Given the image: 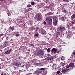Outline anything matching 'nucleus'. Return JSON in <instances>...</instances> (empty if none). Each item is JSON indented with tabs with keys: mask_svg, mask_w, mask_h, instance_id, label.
<instances>
[{
	"mask_svg": "<svg viewBox=\"0 0 75 75\" xmlns=\"http://www.w3.org/2000/svg\"><path fill=\"white\" fill-rule=\"evenodd\" d=\"M67 72V69H62V72L63 73H64V74H65Z\"/></svg>",
	"mask_w": 75,
	"mask_h": 75,
	"instance_id": "obj_11",
	"label": "nucleus"
},
{
	"mask_svg": "<svg viewBox=\"0 0 75 75\" xmlns=\"http://www.w3.org/2000/svg\"><path fill=\"white\" fill-rule=\"evenodd\" d=\"M62 12H63V13H66L67 11L66 10L64 9V10H62Z\"/></svg>",
	"mask_w": 75,
	"mask_h": 75,
	"instance_id": "obj_23",
	"label": "nucleus"
},
{
	"mask_svg": "<svg viewBox=\"0 0 75 75\" xmlns=\"http://www.w3.org/2000/svg\"><path fill=\"white\" fill-rule=\"evenodd\" d=\"M74 18H75V13L74 14H73L71 16V19L73 20Z\"/></svg>",
	"mask_w": 75,
	"mask_h": 75,
	"instance_id": "obj_12",
	"label": "nucleus"
},
{
	"mask_svg": "<svg viewBox=\"0 0 75 75\" xmlns=\"http://www.w3.org/2000/svg\"><path fill=\"white\" fill-rule=\"evenodd\" d=\"M40 32L41 34H42V35H45L46 34V32L45 30H44L43 29H41V30H40Z\"/></svg>",
	"mask_w": 75,
	"mask_h": 75,
	"instance_id": "obj_8",
	"label": "nucleus"
},
{
	"mask_svg": "<svg viewBox=\"0 0 75 75\" xmlns=\"http://www.w3.org/2000/svg\"><path fill=\"white\" fill-rule=\"evenodd\" d=\"M73 55H75V52H74L73 53Z\"/></svg>",
	"mask_w": 75,
	"mask_h": 75,
	"instance_id": "obj_46",
	"label": "nucleus"
},
{
	"mask_svg": "<svg viewBox=\"0 0 75 75\" xmlns=\"http://www.w3.org/2000/svg\"><path fill=\"white\" fill-rule=\"evenodd\" d=\"M46 3H47V1H46Z\"/></svg>",
	"mask_w": 75,
	"mask_h": 75,
	"instance_id": "obj_52",
	"label": "nucleus"
},
{
	"mask_svg": "<svg viewBox=\"0 0 75 75\" xmlns=\"http://www.w3.org/2000/svg\"><path fill=\"white\" fill-rule=\"evenodd\" d=\"M63 1H64V2H67V1H68V0H63Z\"/></svg>",
	"mask_w": 75,
	"mask_h": 75,
	"instance_id": "obj_38",
	"label": "nucleus"
},
{
	"mask_svg": "<svg viewBox=\"0 0 75 75\" xmlns=\"http://www.w3.org/2000/svg\"><path fill=\"white\" fill-rule=\"evenodd\" d=\"M15 64L16 65H18V67H20V62H15Z\"/></svg>",
	"mask_w": 75,
	"mask_h": 75,
	"instance_id": "obj_13",
	"label": "nucleus"
},
{
	"mask_svg": "<svg viewBox=\"0 0 75 75\" xmlns=\"http://www.w3.org/2000/svg\"><path fill=\"white\" fill-rule=\"evenodd\" d=\"M75 63H70L69 64L70 65V68L69 69V70H72L73 68H75V67L74 66Z\"/></svg>",
	"mask_w": 75,
	"mask_h": 75,
	"instance_id": "obj_4",
	"label": "nucleus"
},
{
	"mask_svg": "<svg viewBox=\"0 0 75 75\" xmlns=\"http://www.w3.org/2000/svg\"><path fill=\"white\" fill-rule=\"evenodd\" d=\"M59 52H60V50L58 52H57V53H59Z\"/></svg>",
	"mask_w": 75,
	"mask_h": 75,
	"instance_id": "obj_45",
	"label": "nucleus"
},
{
	"mask_svg": "<svg viewBox=\"0 0 75 75\" xmlns=\"http://www.w3.org/2000/svg\"><path fill=\"white\" fill-rule=\"evenodd\" d=\"M53 59V57H48L47 58V59L48 60H51V59Z\"/></svg>",
	"mask_w": 75,
	"mask_h": 75,
	"instance_id": "obj_20",
	"label": "nucleus"
},
{
	"mask_svg": "<svg viewBox=\"0 0 75 75\" xmlns=\"http://www.w3.org/2000/svg\"><path fill=\"white\" fill-rule=\"evenodd\" d=\"M52 52H54L55 53H57V51L58 50L56 48H52V49L51 50Z\"/></svg>",
	"mask_w": 75,
	"mask_h": 75,
	"instance_id": "obj_10",
	"label": "nucleus"
},
{
	"mask_svg": "<svg viewBox=\"0 0 75 75\" xmlns=\"http://www.w3.org/2000/svg\"><path fill=\"white\" fill-rule=\"evenodd\" d=\"M71 12H69L68 13V16H69V15H71Z\"/></svg>",
	"mask_w": 75,
	"mask_h": 75,
	"instance_id": "obj_32",
	"label": "nucleus"
},
{
	"mask_svg": "<svg viewBox=\"0 0 75 75\" xmlns=\"http://www.w3.org/2000/svg\"><path fill=\"white\" fill-rule=\"evenodd\" d=\"M29 9H25V13H26V12H28V11H29Z\"/></svg>",
	"mask_w": 75,
	"mask_h": 75,
	"instance_id": "obj_26",
	"label": "nucleus"
},
{
	"mask_svg": "<svg viewBox=\"0 0 75 75\" xmlns=\"http://www.w3.org/2000/svg\"><path fill=\"white\" fill-rule=\"evenodd\" d=\"M61 20L62 21H65V19L64 17H62V18H61Z\"/></svg>",
	"mask_w": 75,
	"mask_h": 75,
	"instance_id": "obj_19",
	"label": "nucleus"
},
{
	"mask_svg": "<svg viewBox=\"0 0 75 75\" xmlns=\"http://www.w3.org/2000/svg\"><path fill=\"white\" fill-rule=\"evenodd\" d=\"M30 45L31 46H32L33 45V44H30Z\"/></svg>",
	"mask_w": 75,
	"mask_h": 75,
	"instance_id": "obj_43",
	"label": "nucleus"
},
{
	"mask_svg": "<svg viewBox=\"0 0 75 75\" xmlns=\"http://www.w3.org/2000/svg\"><path fill=\"white\" fill-rule=\"evenodd\" d=\"M65 62H64V63H63L62 64V66H64V65H65Z\"/></svg>",
	"mask_w": 75,
	"mask_h": 75,
	"instance_id": "obj_33",
	"label": "nucleus"
},
{
	"mask_svg": "<svg viewBox=\"0 0 75 75\" xmlns=\"http://www.w3.org/2000/svg\"><path fill=\"white\" fill-rule=\"evenodd\" d=\"M14 69H16L17 67H14Z\"/></svg>",
	"mask_w": 75,
	"mask_h": 75,
	"instance_id": "obj_48",
	"label": "nucleus"
},
{
	"mask_svg": "<svg viewBox=\"0 0 75 75\" xmlns=\"http://www.w3.org/2000/svg\"><path fill=\"white\" fill-rule=\"evenodd\" d=\"M61 59L62 60H64L65 59V57L63 56H62V57H61Z\"/></svg>",
	"mask_w": 75,
	"mask_h": 75,
	"instance_id": "obj_24",
	"label": "nucleus"
},
{
	"mask_svg": "<svg viewBox=\"0 0 75 75\" xmlns=\"http://www.w3.org/2000/svg\"><path fill=\"white\" fill-rule=\"evenodd\" d=\"M31 4L32 5H34V4H35V3L34 1H32L31 3Z\"/></svg>",
	"mask_w": 75,
	"mask_h": 75,
	"instance_id": "obj_27",
	"label": "nucleus"
},
{
	"mask_svg": "<svg viewBox=\"0 0 75 75\" xmlns=\"http://www.w3.org/2000/svg\"><path fill=\"white\" fill-rule=\"evenodd\" d=\"M0 1H4V0H0Z\"/></svg>",
	"mask_w": 75,
	"mask_h": 75,
	"instance_id": "obj_49",
	"label": "nucleus"
},
{
	"mask_svg": "<svg viewBox=\"0 0 75 75\" xmlns=\"http://www.w3.org/2000/svg\"><path fill=\"white\" fill-rule=\"evenodd\" d=\"M36 1H38L39 0H35Z\"/></svg>",
	"mask_w": 75,
	"mask_h": 75,
	"instance_id": "obj_51",
	"label": "nucleus"
},
{
	"mask_svg": "<svg viewBox=\"0 0 75 75\" xmlns=\"http://www.w3.org/2000/svg\"><path fill=\"white\" fill-rule=\"evenodd\" d=\"M25 24H23V27H25Z\"/></svg>",
	"mask_w": 75,
	"mask_h": 75,
	"instance_id": "obj_44",
	"label": "nucleus"
},
{
	"mask_svg": "<svg viewBox=\"0 0 75 75\" xmlns=\"http://www.w3.org/2000/svg\"><path fill=\"white\" fill-rule=\"evenodd\" d=\"M46 72H47V71H46Z\"/></svg>",
	"mask_w": 75,
	"mask_h": 75,
	"instance_id": "obj_55",
	"label": "nucleus"
},
{
	"mask_svg": "<svg viewBox=\"0 0 75 75\" xmlns=\"http://www.w3.org/2000/svg\"><path fill=\"white\" fill-rule=\"evenodd\" d=\"M57 34L58 35H60V32H57Z\"/></svg>",
	"mask_w": 75,
	"mask_h": 75,
	"instance_id": "obj_41",
	"label": "nucleus"
},
{
	"mask_svg": "<svg viewBox=\"0 0 75 75\" xmlns=\"http://www.w3.org/2000/svg\"><path fill=\"white\" fill-rule=\"evenodd\" d=\"M70 22L71 23V24H72L71 25V26H72L75 23V21H74V20H73V21H70Z\"/></svg>",
	"mask_w": 75,
	"mask_h": 75,
	"instance_id": "obj_17",
	"label": "nucleus"
},
{
	"mask_svg": "<svg viewBox=\"0 0 75 75\" xmlns=\"http://www.w3.org/2000/svg\"><path fill=\"white\" fill-rule=\"evenodd\" d=\"M52 18L53 19H55V22H53V24L54 25H56L57 24V22H58V20H57V18L56 16H54Z\"/></svg>",
	"mask_w": 75,
	"mask_h": 75,
	"instance_id": "obj_3",
	"label": "nucleus"
},
{
	"mask_svg": "<svg viewBox=\"0 0 75 75\" xmlns=\"http://www.w3.org/2000/svg\"><path fill=\"white\" fill-rule=\"evenodd\" d=\"M34 35L35 36H36V37L37 36H38L39 35L38 34H36Z\"/></svg>",
	"mask_w": 75,
	"mask_h": 75,
	"instance_id": "obj_31",
	"label": "nucleus"
},
{
	"mask_svg": "<svg viewBox=\"0 0 75 75\" xmlns=\"http://www.w3.org/2000/svg\"><path fill=\"white\" fill-rule=\"evenodd\" d=\"M39 29V27H37L36 28H35V30L36 32H38V29Z\"/></svg>",
	"mask_w": 75,
	"mask_h": 75,
	"instance_id": "obj_25",
	"label": "nucleus"
},
{
	"mask_svg": "<svg viewBox=\"0 0 75 75\" xmlns=\"http://www.w3.org/2000/svg\"><path fill=\"white\" fill-rule=\"evenodd\" d=\"M8 49L9 48L8 47H7L5 49V50H6V51L5 52V53L6 54H10L11 53V49H10L9 50H7V49Z\"/></svg>",
	"mask_w": 75,
	"mask_h": 75,
	"instance_id": "obj_5",
	"label": "nucleus"
},
{
	"mask_svg": "<svg viewBox=\"0 0 75 75\" xmlns=\"http://www.w3.org/2000/svg\"><path fill=\"white\" fill-rule=\"evenodd\" d=\"M41 71H39V70H38L37 71H36L35 72L38 75L40 74V73H41Z\"/></svg>",
	"mask_w": 75,
	"mask_h": 75,
	"instance_id": "obj_16",
	"label": "nucleus"
},
{
	"mask_svg": "<svg viewBox=\"0 0 75 75\" xmlns=\"http://www.w3.org/2000/svg\"><path fill=\"white\" fill-rule=\"evenodd\" d=\"M58 29L60 31H62V30L63 31H64V30H66L65 28L63 27H59Z\"/></svg>",
	"mask_w": 75,
	"mask_h": 75,
	"instance_id": "obj_6",
	"label": "nucleus"
},
{
	"mask_svg": "<svg viewBox=\"0 0 75 75\" xmlns=\"http://www.w3.org/2000/svg\"><path fill=\"white\" fill-rule=\"evenodd\" d=\"M73 29H74V30H75V26H73V27L72 28Z\"/></svg>",
	"mask_w": 75,
	"mask_h": 75,
	"instance_id": "obj_37",
	"label": "nucleus"
},
{
	"mask_svg": "<svg viewBox=\"0 0 75 75\" xmlns=\"http://www.w3.org/2000/svg\"><path fill=\"white\" fill-rule=\"evenodd\" d=\"M30 74H31L29 73L28 75H30Z\"/></svg>",
	"mask_w": 75,
	"mask_h": 75,
	"instance_id": "obj_50",
	"label": "nucleus"
},
{
	"mask_svg": "<svg viewBox=\"0 0 75 75\" xmlns=\"http://www.w3.org/2000/svg\"><path fill=\"white\" fill-rule=\"evenodd\" d=\"M47 55L48 56H50V54H47Z\"/></svg>",
	"mask_w": 75,
	"mask_h": 75,
	"instance_id": "obj_47",
	"label": "nucleus"
},
{
	"mask_svg": "<svg viewBox=\"0 0 75 75\" xmlns=\"http://www.w3.org/2000/svg\"><path fill=\"white\" fill-rule=\"evenodd\" d=\"M60 71H57V74H59V73H60Z\"/></svg>",
	"mask_w": 75,
	"mask_h": 75,
	"instance_id": "obj_34",
	"label": "nucleus"
},
{
	"mask_svg": "<svg viewBox=\"0 0 75 75\" xmlns=\"http://www.w3.org/2000/svg\"><path fill=\"white\" fill-rule=\"evenodd\" d=\"M70 67V65H66V67L67 68H69Z\"/></svg>",
	"mask_w": 75,
	"mask_h": 75,
	"instance_id": "obj_30",
	"label": "nucleus"
},
{
	"mask_svg": "<svg viewBox=\"0 0 75 75\" xmlns=\"http://www.w3.org/2000/svg\"><path fill=\"white\" fill-rule=\"evenodd\" d=\"M52 14H53V13H52V12H49L47 13V15H48V16H50V15H52Z\"/></svg>",
	"mask_w": 75,
	"mask_h": 75,
	"instance_id": "obj_18",
	"label": "nucleus"
},
{
	"mask_svg": "<svg viewBox=\"0 0 75 75\" xmlns=\"http://www.w3.org/2000/svg\"><path fill=\"white\" fill-rule=\"evenodd\" d=\"M74 66L75 67V65Z\"/></svg>",
	"mask_w": 75,
	"mask_h": 75,
	"instance_id": "obj_54",
	"label": "nucleus"
},
{
	"mask_svg": "<svg viewBox=\"0 0 75 75\" xmlns=\"http://www.w3.org/2000/svg\"><path fill=\"white\" fill-rule=\"evenodd\" d=\"M38 55H43V51L41 49L39 50V51L37 53Z\"/></svg>",
	"mask_w": 75,
	"mask_h": 75,
	"instance_id": "obj_7",
	"label": "nucleus"
},
{
	"mask_svg": "<svg viewBox=\"0 0 75 75\" xmlns=\"http://www.w3.org/2000/svg\"><path fill=\"white\" fill-rule=\"evenodd\" d=\"M10 28L11 29V30L12 31L13 30H14L15 29L14 27H10Z\"/></svg>",
	"mask_w": 75,
	"mask_h": 75,
	"instance_id": "obj_21",
	"label": "nucleus"
},
{
	"mask_svg": "<svg viewBox=\"0 0 75 75\" xmlns=\"http://www.w3.org/2000/svg\"><path fill=\"white\" fill-rule=\"evenodd\" d=\"M1 75H7V74L6 73H4V74H3V73H2V74H1Z\"/></svg>",
	"mask_w": 75,
	"mask_h": 75,
	"instance_id": "obj_39",
	"label": "nucleus"
},
{
	"mask_svg": "<svg viewBox=\"0 0 75 75\" xmlns=\"http://www.w3.org/2000/svg\"><path fill=\"white\" fill-rule=\"evenodd\" d=\"M0 56H1V54H0Z\"/></svg>",
	"mask_w": 75,
	"mask_h": 75,
	"instance_id": "obj_53",
	"label": "nucleus"
},
{
	"mask_svg": "<svg viewBox=\"0 0 75 75\" xmlns=\"http://www.w3.org/2000/svg\"><path fill=\"white\" fill-rule=\"evenodd\" d=\"M45 68H40V70H45Z\"/></svg>",
	"mask_w": 75,
	"mask_h": 75,
	"instance_id": "obj_29",
	"label": "nucleus"
},
{
	"mask_svg": "<svg viewBox=\"0 0 75 75\" xmlns=\"http://www.w3.org/2000/svg\"><path fill=\"white\" fill-rule=\"evenodd\" d=\"M19 34H18V33H17L16 34V36H19Z\"/></svg>",
	"mask_w": 75,
	"mask_h": 75,
	"instance_id": "obj_40",
	"label": "nucleus"
},
{
	"mask_svg": "<svg viewBox=\"0 0 75 75\" xmlns=\"http://www.w3.org/2000/svg\"><path fill=\"white\" fill-rule=\"evenodd\" d=\"M31 6L30 5V4H28L27 6V7H30Z\"/></svg>",
	"mask_w": 75,
	"mask_h": 75,
	"instance_id": "obj_35",
	"label": "nucleus"
},
{
	"mask_svg": "<svg viewBox=\"0 0 75 75\" xmlns=\"http://www.w3.org/2000/svg\"><path fill=\"white\" fill-rule=\"evenodd\" d=\"M24 65V63L23 62H22L21 63V62H20V67H23Z\"/></svg>",
	"mask_w": 75,
	"mask_h": 75,
	"instance_id": "obj_14",
	"label": "nucleus"
},
{
	"mask_svg": "<svg viewBox=\"0 0 75 75\" xmlns=\"http://www.w3.org/2000/svg\"><path fill=\"white\" fill-rule=\"evenodd\" d=\"M50 48H48L47 50V52L48 53H50Z\"/></svg>",
	"mask_w": 75,
	"mask_h": 75,
	"instance_id": "obj_22",
	"label": "nucleus"
},
{
	"mask_svg": "<svg viewBox=\"0 0 75 75\" xmlns=\"http://www.w3.org/2000/svg\"><path fill=\"white\" fill-rule=\"evenodd\" d=\"M43 24L44 25H46V22H45V21H44V22H43Z\"/></svg>",
	"mask_w": 75,
	"mask_h": 75,
	"instance_id": "obj_36",
	"label": "nucleus"
},
{
	"mask_svg": "<svg viewBox=\"0 0 75 75\" xmlns=\"http://www.w3.org/2000/svg\"><path fill=\"white\" fill-rule=\"evenodd\" d=\"M46 22L50 25H51L52 22V20L50 17H47L46 20Z\"/></svg>",
	"mask_w": 75,
	"mask_h": 75,
	"instance_id": "obj_2",
	"label": "nucleus"
},
{
	"mask_svg": "<svg viewBox=\"0 0 75 75\" xmlns=\"http://www.w3.org/2000/svg\"><path fill=\"white\" fill-rule=\"evenodd\" d=\"M42 19V18L40 16V14L38 13L37 14L35 17V19L36 20H41Z\"/></svg>",
	"mask_w": 75,
	"mask_h": 75,
	"instance_id": "obj_1",
	"label": "nucleus"
},
{
	"mask_svg": "<svg viewBox=\"0 0 75 75\" xmlns=\"http://www.w3.org/2000/svg\"><path fill=\"white\" fill-rule=\"evenodd\" d=\"M1 61H4V59H1Z\"/></svg>",
	"mask_w": 75,
	"mask_h": 75,
	"instance_id": "obj_42",
	"label": "nucleus"
},
{
	"mask_svg": "<svg viewBox=\"0 0 75 75\" xmlns=\"http://www.w3.org/2000/svg\"><path fill=\"white\" fill-rule=\"evenodd\" d=\"M8 42L7 41H6L4 42V44L3 45V47L4 48V47H6L8 45Z\"/></svg>",
	"mask_w": 75,
	"mask_h": 75,
	"instance_id": "obj_9",
	"label": "nucleus"
},
{
	"mask_svg": "<svg viewBox=\"0 0 75 75\" xmlns=\"http://www.w3.org/2000/svg\"><path fill=\"white\" fill-rule=\"evenodd\" d=\"M27 67H26V69H27L28 71H29V72H30L31 71V69L30 67H28V68H27V66H26Z\"/></svg>",
	"mask_w": 75,
	"mask_h": 75,
	"instance_id": "obj_15",
	"label": "nucleus"
},
{
	"mask_svg": "<svg viewBox=\"0 0 75 75\" xmlns=\"http://www.w3.org/2000/svg\"><path fill=\"white\" fill-rule=\"evenodd\" d=\"M0 15H1V14H0Z\"/></svg>",
	"mask_w": 75,
	"mask_h": 75,
	"instance_id": "obj_56",
	"label": "nucleus"
},
{
	"mask_svg": "<svg viewBox=\"0 0 75 75\" xmlns=\"http://www.w3.org/2000/svg\"><path fill=\"white\" fill-rule=\"evenodd\" d=\"M56 38H58V33H57L56 35Z\"/></svg>",
	"mask_w": 75,
	"mask_h": 75,
	"instance_id": "obj_28",
	"label": "nucleus"
}]
</instances>
